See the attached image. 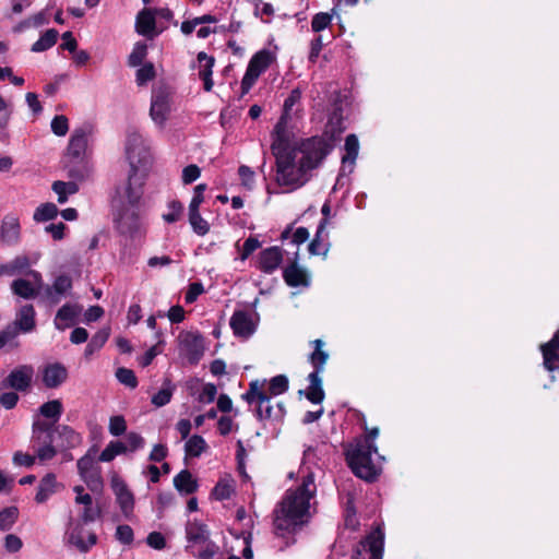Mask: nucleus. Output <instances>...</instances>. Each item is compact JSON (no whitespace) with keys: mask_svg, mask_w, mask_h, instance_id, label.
Returning a JSON list of instances; mask_svg holds the SVG:
<instances>
[{"mask_svg":"<svg viewBox=\"0 0 559 559\" xmlns=\"http://www.w3.org/2000/svg\"><path fill=\"white\" fill-rule=\"evenodd\" d=\"M51 130L58 136H63L69 130L68 118L63 115L56 116L51 121Z\"/></svg>","mask_w":559,"mask_h":559,"instance_id":"nucleus-60","label":"nucleus"},{"mask_svg":"<svg viewBox=\"0 0 559 559\" xmlns=\"http://www.w3.org/2000/svg\"><path fill=\"white\" fill-rule=\"evenodd\" d=\"M84 528L83 524H76L72 531L68 534L69 544L75 546L79 551L87 552L97 543V535L93 532L88 533L87 540L83 537Z\"/></svg>","mask_w":559,"mask_h":559,"instance_id":"nucleus-20","label":"nucleus"},{"mask_svg":"<svg viewBox=\"0 0 559 559\" xmlns=\"http://www.w3.org/2000/svg\"><path fill=\"white\" fill-rule=\"evenodd\" d=\"M59 214L56 204L51 202L40 204L34 212L33 219L36 223L48 222L55 219Z\"/></svg>","mask_w":559,"mask_h":559,"instance_id":"nucleus-40","label":"nucleus"},{"mask_svg":"<svg viewBox=\"0 0 559 559\" xmlns=\"http://www.w3.org/2000/svg\"><path fill=\"white\" fill-rule=\"evenodd\" d=\"M128 451L127 445L121 441H110L98 456L100 462H111L117 455Z\"/></svg>","mask_w":559,"mask_h":559,"instance_id":"nucleus-41","label":"nucleus"},{"mask_svg":"<svg viewBox=\"0 0 559 559\" xmlns=\"http://www.w3.org/2000/svg\"><path fill=\"white\" fill-rule=\"evenodd\" d=\"M156 75L154 64L152 62L144 63L136 70V82L139 85H144L153 80Z\"/></svg>","mask_w":559,"mask_h":559,"instance_id":"nucleus-55","label":"nucleus"},{"mask_svg":"<svg viewBox=\"0 0 559 559\" xmlns=\"http://www.w3.org/2000/svg\"><path fill=\"white\" fill-rule=\"evenodd\" d=\"M288 390V378L284 374L275 376L269 383V391L272 395H280Z\"/></svg>","mask_w":559,"mask_h":559,"instance_id":"nucleus-54","label":"nucleus"},{"mask_svg":"<svg viewBox=\"0 0 559 559\" xmlns=\"http://www.w3.org/2000/svg\"><path fill=\"white\" fill-rule=\"evenodd\" d=\"M126 157L130 167L150 168L152 155L145 139L135 129L127 131Z\"/></svg>","mask_w":559,"mask_h":559,"instance_id":"nucleus-8","label":"nucleus"},{"mask_svg":"<svg viewBox=\"0 0 559 559\" xmlns=\"http://www.w3.org/2000/svg\"><path fill=\"white\" fill-rule=\"evenodd\" d=\"M334 141L328 132L299 140L276 164V180L281 186H301L308 171L319 167L332 152Z\"/></svg>","mask_w":559,"mask_h":559,"instance_id":"nucleus-2","label":"nucleus"},{"mask_svg":"<svg viewBox=\"0 0 559 559\" xmlns=\"http://www.w3.org/2000/svg\"><path fill=\"white\" fill-rule=\"evenodd\" d=\"M275 60L276 55L269 49H262L252 56L247 67V92Z\"/></svg>","mask_w":559,"mask_h":559,"instance_id":"nucleus-12","label":"nucleus"},{"mask_svg":"<svg viewBox=\"0 0 559 559\" xmlns=\"http://www.w3.org/2000/svg\"><path fill=\"white\" fill-rule=\"evenodd\" d=\"M283 277L285 283L290 287L309 285V276L307 271L300 267L296 261L284 269Z\"/></svg>","mask_w":559,"mask_h":559,"instance_id":"nucleus-23","label":"nucleus"},{"mask_svg":"<svg viewBox=\"0 0 559 559\" xmlns=\"http://www.w3.org/2000/svg\"><path fill=\"white\" fill-rule=\"evenodd\" d=\"M19 516L16 507H8L0 511V530L9 531L14 525Z\"/></svg>","mask_w":559,"mask_h":559,"instance_id":"nucleus-48","label":"nucleus"},{"mask_svg":"<svg viewBox=\"0 0 559 559\" xmlns=\"http://www.w3.org/2000/svg\"><path fill=\"white\" fill-rule=\"evenodd\" d=\"M20 237L21 225L19 218L12 214L5 215L1 224V240L9 246H13L20 241Z\"/></svg>","mask_w":559,"mask_h":559,"instance_id":"nucleus-18","label":"nucleus"},{"mask_svg":"<svg viewBox=\"0 0 559 559\" xmlns=\"http://www.w3.org/2000/svg\"><path fill=\"white\" fill-rule=\"evenodd\" d=\"M133 530L128 524L119 525L116 530V538L123 545H130L133 542Z\"/></svg>","mask_w":559,"mask_h":559,"instance_id":"nucleus-61","label":"nucleus"},{"mask_svg":"<svg viewBox=\"0 0 559 559\" xmlns=\"http://www.w3.org/2000/svg\"><path fill=\"white\" fill-rule=\"evenodd\" d=\"M56 432H58L59 438L62 440L61 447L66 449H73L82 443V436L70 426H58Z\"/></svg>","mask_w":559,"mask_h":559,"instance_id":"nucleus-35","label":"nucleus"},{"mask_svg":"<svg viewBox=\"0 0 559 559\" xmlns=\"http://www.w3.org/2000/svg\"><path fill=\"white\" fill-rule=\"evenodd\" d=\"M317 448L307 447L300 467L301 483L288 489L274 510V530L277 536L295 533L308 523L314 511L317 485L314 474L306 464L317 457Z\"/></svg>","mask_w":559,"mask_h":559,"instance_id":"nucleus-1","label":"nucleus"},{"mask_svg":"<svg viewBox=\"0 0 559 559\" xmlns=\"http://www.w3.org/2000/svg\"><path fill=\"white\" fill-rule=\"evenodd\" d=\"M174 487L181 495L188 496L198 490L199 483L189 469H182L174 477Z\"/></svg>","mask_w":559,"mask_h":559,"instance_id":"nucleus-30","label":"nucleus"},{"mask_svg":"<svg viewBox=\"0 0 559 559\" xmlns=\"http://www.w3.org/2000/svg\"><path fill=\"white\" fill-rule=\"evenodd\" d=\"M62 411V403L59 400L48 401L39 408V412L44 417L53 419V425L60 418Z\"/></svg>","mask_w":559,"mask_h":559,"instance_id":"nucleus-44","label":"nucleus"},{"mask_svg":"<svg viewBox=\"0 0 559 559\" xmlns=\"http://www.w3.org/2000/svg\"><path fill=\"white\" fill-rule=\"evenodd\" d=\"M294 107H284L283 114L274 127L272 151L276 158V164L281 160V155L289 153L295 143L298 142L297 134L300 124V110H293Z\"/></svg>","mask_w":559,"mask_h":559,"instance_id":"nucleus-4","label":"nucleus"},{"mask_svg":"<svg viewBox=\"0 0 559 559\" xmlns=\"http://www.w3.org/2000/svg\"><path fill=\"white\" fill-rule=\"evenodd\" d=\"M82 308L79 305L66 304L56 313L53 323L57 330L63 331L74 324Z\"/></svg>","mask_w":559,"mask_h":559,"instance_id":"nucleus-21","label":"nucleus"},{"mask_svg":"<svg viewBox=\"0 0 559 559\" xmlns=\"http://www.w3.org/2000/svg\"><path fill=\"white\" fill-rule=\"evenodd\" d=\"M179 348L191 365H197L204 355V338L199 332H181L178 336Z\"/></svg>","mask_w":559,"mask_h":559,"instance_id":"nucleus-10","label":"nucleus"},{"mask_svg":"<svg viewBox=\"0 0 559 559\" xmlns=\"http://www.w3.org/2000/svg\"><path fill=\"white\" fill-rule=\"evenodd\" d=\"M309 386L306 391L300 390L299 394H305L307 400L313 404H320L324 400V391L322 389V379L320 373L310 372L308 376Z\"/></svg>","mask_w":559,"mask_h":559,"instance_id":"nucleus-28","label":"nucleus"},{"mask_svg":"<svg viewBox=\"0 0 559 559\" xmlns=\"http://www.w3.org/2000/svg\"><path fill=\"white\" fill-rule=\"evenodd\" d=\"M55 432L53 424L46 420H37L33 424L31 442L34 447L37 445L35 453L40 462L50 461L57 455V450L53 447Z\"/></svg>","mask_w":559,"mask_h":559,"instance_id":"nucleus-7","label":"nucleus"},{"mask_svg":"<svg viewBox=\"0 0 559 559\" xmlns=\"http://www.w3.org/2000/svg\"><path fill=\"white\" fill-rule=\"evenodd\" d=\"M35 316L36 312L33 305H24L20 308L19 312L16 313L15 321L13 322L12 325L16 326L19 332H32L36 326Z\"/></svg>","mask_w":559,"mask_h":559,"instance_id":"nucleus-27","label":"nucleus"},{"mask_svg":"<svg viewBox=\"0 0 559 559\" xmlns=\"http://www.w3.org/2000/svg\"><path fill=\"white\" fill-rule=\"evenodd\" d=\"M59 484L53 473L46 474L39 481L35 500L37 503L46 502L57 491Z\"/></svg>","mask_w":559,"mask_h":559,"instance_id":"nucleus-32","label":"nucleus"},{"mask_svg":"<svg viewBox=\"0 0 559 559\" xmlns=\"http://www.w3.org/2000/svg\"><path fill=\"white\" fill-rule=\"evenodd\" d=\"M204 293V287L202 283L200 282H193L189 284L188 290L185 295V301L186 304L190 305L193 304L200 295Z\"/></svg>","mask_w":559,"mask_h":559,"instance_id":"nucleus-64","label":"nucleus"},{"mask_svg":"<svg viewBox=\"0 0 559 559\" xmlns=\"http://www.w3.org/2000/svg\"><path fill=\"white\" fill-rule=\"evenodd\" d=\"M283 260L282 248L274 246L260 252L257 260V267L264 273H273Z\"/></svg>","mask_w":559,"mask_h":559,"instance_id":"nucleus-15","label":"nucleus"},{"mask_svg":"<svg viewBox=\"0 0 559 559\" xmlns=\"http://www.w3.org/2000/svg\"><path fill=\"white\" fill-rule=\"evenodd\" d=\"M34 369L32 366L22 365L14 368L2 381V388L26 392L32 385Z\"/></svg>","mask_w":559,"mask_h":559,"instance_id":"nucleus-13","label":"nucleus"},{"mask_svg":"<svg viewBox=\"0 0 559 559\" xmlns=\"http://www.w3.org/2000/svg\"><path fill=\"white\" fill-rule=\"evenodd\" d=\"M176 102V92L171 85L158 81L152 90L151 105H169Z\"/></svg>","mask_w":559,"mask_h":559,"instance_id":"nucleus-26","label":"nucleus"},{"mask_svg":"<svg viewBox=\"0 0 559 559\" xmlns=\"http://www.w3.org/2000/svg\"><path fill=\"white\" fill-rule=\"evenodd\" d=\"M345 154L342 157L341 175L352 174L358 156L359 143L355 134L346 136L344 145Z\"/></svg>","mask_w":559,"mask_h":559,"instance_id":"nucleus-19","label":"nucleus"},{"mask_svg":"<svg viewBox=\"0 0 559 559\" xmlns=\"http://www.w3.org/2000/svg\"><path fill=\"white\" fill-rule=\"evenodd\" d=\"M217 550V546L213 542H206V546L203 550L195 554L192 550L191 545L186 546V551L190 552L192 556L197 557L198 559H213Z\"/></svg>","mask_w":559,"mask_h":559,"instance_id":"nucleus-57","label":"nucleus"},{"mask_svg":"<svg viewBox=\"0 0 559 559\" xmlns=\"http://www.w3.org/2000/svg\"><path fill=\"white\" fill-rule=\"evenodd\" d=\"M540 350L545 369L550 372L557 370L559 368V330L549 342L540 345Z\"/></svg>","mask_w":559,"mask_h":559,"instance_id":"nucleus-16","label":"nucleus"},{"mask_svg":"<svg viewBox=\"0 0 559 559\" xmlns=\"http://www.w3.org/2000/svg\"><path fill=\"white\" fill-rule=\"evenodd\" d=\"M68 379V370L61 362L48 364L43 369V383L48 389L59 388Z\"/></svg>","mask_w":559,"mask_h":559,"instance_id":"nucleus-17","label":"nucleus"},{"mask_svg":"<svg viewBox=\"0 0 559 559\" xmlns=\"http://www.w3.org/2000/svg\"><path fill=\"white\" fill-rule=\"evenodd\" d=\"M326 219H322L317 228V233L312 241L308 246L310 254L326 255L329 251V242L323 238L325 231Z\"/></svg>","mask_w":559,"mask_h":559,"instance_id":"nucleus-34","label":"nucleus"},{"mask_svg":"<svg viewBox=\"0 0 559 559\" xmlns=\"http://www.w3.org/2000/svg\"><path fill=\"white\" fill-rule=\"evenodd\" d=\"M312 344L314 346V350L310 355L309 360L314 369L312 372L320 373L324 369V365L329 358V354L322 349V346L324 345L323 341L314 340Z\"/></svg>","mask_w":559,"mask_h":559,"instance_id":"nucleus-36","label":"nucleus"},{"mask_svg":"<svg viewBox=\"0 0 559 559\" xmlns=\"http://www.w3.org/2000/svg\"><path fill=\"white\" fill-rule=\"evenodd\" d=\"M206 190L205 183H200L193 189V197L189 204V211H198L201 203L204 201V191Z\"/></svg>","mask_w":559,"mask_h":559,"instance_id":"nucleus-62","label":"nucleus"},{"mask_svg":"<svg viewBox=\"0 0 559 559\" xmlns=\"http://www.w3.org/2000/svg\"><path fill=\"white\" fill-rule=\"evenodd\" d=\"M148 168L130 167L127 180L116 188L121 204L126 203L131 207H138L147 178Z\"/></svg>","mask_w":559,"mask_h":559,"instance_id":"nucleus-5","label":"nucleus"},{"mask_svg":"<svg viewBox=\"0 0 559 559\" xmlns=\"http://www.w3.org/2000/svg\"><path fill=\"white\" fill-rule=\"evenodd\" d=\"M186 537L189 544H204L210 539L207 525L197 520L186 525Z\"/></svg>","mask_w":559,"mask_h":559,"instance_id":"nucleus-31","label":"nucleus"},{"mask_svg":"<svg viewBox=\"0 0 559 559\" xmlns=\"http://www.w3.org/2000/svg\"><path fill=\"white\" fill-rule=\"evenodd\" d=\"M169 212L163 215V219L169 224L176 223L180 219L183 205L179 200H173L168 204Z\"/></svg>","mask_w":559,"mask_h":559,"instance_id":"nucleus-53","label":"nucleus"},{"mask_svg":"<svg viewBox=\"0 0 559 559\" xmlns=\"http://www.w3.org/2000/svg\"><path fill=\"white\" fill-rule=\"evenodd\" d=\"M116 378L118 381L130 389L138 386V379L133 370L124 367H120L116 371Z\"/></svg>","mask_w":559,"mask_h":559,"instance_id":"nucleus-52","label":"nucleus"},{"mask_svg":"<svg viewBox=\"0 0 559 559\" xmlns=\"http://www.w3.org/2000/svg\"><path fill=\"white\" fill-rule=\"evenodd\" d=\"M72 288V278L67 274L58 275L51 286L46 287V296L51 304H58L61 297Z\"/></svg>","mask_w":559,"mask_h":559,"instance_id":"nucleus-22","label":"nucleus"},{"mask_svg":"<svg viewBox=\"0 0 559 559\" xmlns=\"http://www.w3.org/2000/svg\"><path fill=\"white\" fill-rule=\"evenodd\" d=\"M189 223L193 231L199 236H204L210 230L209 223L201 216L200 211H189Z\"/></svg>","mask_w":559,"mask_h":559,"instance_id":"nucleus-47","label":"nucleus"},{"mask_svg":"<svg viewBox=\"0 0 559 559\" xmlns=\"http://www.w3.org/2000/svg\"><path fill=\"white\" fill-rule=\"evenodd\" d=\"M96 452V447L93 445L85 455H83L81 459L76 462V467L79 475L82 476L88 472L94 471L95 468L99 467L94 460V453Z\"/></svg>","mask_w":559,"mask_h":559,"instance_id":"nucleus-45","label":"nucleus"},{"mask_svg":"<svg viewBox=\"0 0 559 559\" xmlns=\"http://www.w3.org/2000/svg\"><path fill=\"white\" fill-rule=\"evenodd\" d=\"M114 223L120 235L134 237L140 230V215L136 207L122 203L115 214Z\"/></svg>","mask_w":559,"mask_h":559,"instance_id":"nucleus-9","label":"nucleus"},{"mask_svg":"<svg viewBox=\"0 0 559 559\" xmlns=\"http://www.w3.org/2000/svg\"><path fill=\"white\" fill-rule=\"evenodd\" d=\"M90 490L99 491L103 488V478L100 475V467L95 468L81 476Z\"/></svg>","mask_w":559,"mask_h":559,"instance_id":"nucleus-51","label":"nucleus"},{"mask_svg":"<svg viewBox=\"0 0 559 559\" xmlns=\"http://www.w3.org/2000/svg\"><path fill=\"white\" fill-rule=\"evenodd\" d=\"M0 265L5 276L26 275L31 267V261L27 255L23 254Z\"/></svg>","mask_w":559,"mask_h":559,"instance_id":"nucleus-33","label":"nucleus"},{"mask_svg":"<svg viewBox=\"0 0 559 559\" xmlns=\"http://www.w3.org/2000/svg\"><path fill=\"white\" fill-rule=\"evenodd\" d=\"M128 451L134 452L142 449L145 444L144 438L138 432H129L126 436V443Z\"/></svg>","mask_w":559,"mask_h":559,"instance_id":"nucleus-63","label":"nucleus"},{"mask_svg":"<svg viewBox=\"0 0 559 559\" xmlns=\"http://www.w3.org/2000/svg\"><path fill=\"white\" fill-rule=\"evenodd\" d=\"M206 448L207 444L203 437L194 435L190 439H188V441L185 444L186 455L198 457L205 451Z\"/></svg>","mask_w":559,"mask_h":559,"instance_id":"nucleus-42","label":"nucleus"},{"mask_svg":"<svg viewBox=\"0 0 559 559\" xmlns=\"http://www.w3.org/2000/svg\"><path fill=\"white\" fill-rule=\"evenodd\" d=\"M59 33L55 28L47 29L40 38L35 41L31 48L33 52H41L46 51L49 48L53 47L57 43Z\"/></svg>","mask_w":559,"mask_h":559,"instance_id":"nucleus-38","label":"nucleus"},{"mask_svg":"<svg viewBox=\"0 0 559 559\" xmlns=\"http://www.w3.org/2000/svg\"><path fill=\"white\" fill-rule=\"evenodd\" d=\"M117 503L126 519H130L134 510V496L126 481L119 476H114L110 481Z\"/></svg>","mask_w":559,"mask_h":559,"instance_id":"nucleus-14","label":"nucleus"},{"mask_svg":"<svg viewBox=\"0 0 559 559\" xmlns=\"http://www.w3.org/2000/svg\"><path fill=\"white\" fill-rule=\"evenodd\" d=\"M156 21L152 9H143L136 16L135 31L138 34L152 39L155 36Z\"/></svg>","mask_w":559,"mask_h":559,"instance_id":"nucleus-24","label":"nucleus"},{"mask_svg":"<svg viewBox=\"0 0 559 559\" xmlns=\"http://www.w3.org/2000/svg\"><path fill=\"white\" fill-rule=\"evenodd\" d=\"M332 15L326 12H320L313 15L311 21V29L316 33L322 32L331 25Z\"/></svg>","mask_w":559,"mask_h":559,"instance_id":"nucleus-56","label":"nucleus"},{"mask_svg":"<svg viewBox=\"0 0 559 559\" xmlns=\"http://www.w3.org/2000/svg\"><path fill=\"white\" fill-rule=\"evenodd\" d=\"M91 133V126H84L73 131L67 148L69 163L86 160L87 142Z\"/></svg>","mask_w":559,"mask_h":559,"instance_id":"nucleus-11","label":"nucleus"},{"mask_svg":"<svg viewBox=\"0 0 559 559\" xmlns=\"http://www.w3.org/2000/svg\"><path fill=\"white\" fill-rule=\"evenodd\" d=\"M236 490V481L230 474H224L211 491V497L223 501L229 499Z\"/></svg>","mask_w":559,"mask_h":559,"instance_id":"nucleus-29","label":"nucleus"},{"mask_svg":"<svg viewBox=\"0 0 559 559\" xmlns=\"http://www.w3.org/2000/svg\"><path fill=\"white\" fill-rule=\"evenodd\" d=\"M109 335V329L104 328L98 330L87 343L84 355L88 357L93 355L95 352L99 350L106 344Z\"/></svg>","mask_w":559,"mask_h":559,"instance_id":"nucleus-39","label":"nucleus"},{"mask_svg":"<svg viewBox=\"0 0 559 559\" xmlns=\"http://www.w3.org/2000/svg\"><path fill=\"white\" fill-rule=\"evenodd\" d=\"M384 533L380 527L372 531L362 543L364 549L369 552V559H382Z\"/></svg>","mask_w":559,"mask_h":559,"instance_id":"nucleus-25","label":"nucleus"},{"mask_svg":"<svg viewBox=\"0 0 559 559\" xmlns=\"http://www.w3.org/2000/svg\"><path fill=\"white\" fill-rule=\"evenodd\" d=\"M171 114V107H150V116L153 121L159 126L169 118Z\"/></svg>","mask_w":559,"mask_h":559,"instance_id":"nucleus-59","label":"nucleus"},{"mask_svg":"<svg viewBox=\"0 0 559 559\" xmlns=\"http://www.w3.org/2000/svg\"><path fill=\"white\" fill-rule=\"evenodd\" d=\"M229 325L238 337H245V308L236 309L230 318Z\"/></svg>","mask_w":559,"mask_h":559,"instance_id":"nucleus-49","label":"nucleus"},{"mask_svg":"<svg viewBox=\"0 0 559 559\" xmlns=\"http://www.w3.org/2000/svg\"><path fill=\"white\" fill-rule=\"evenodd\" d=\"M265 384V380L251 381L249 390L247 391L248 408L259 420H265L277 416L271 404L270 396L266 393Z\"/></svg>","mask_w":559,"mask_h":559,"instance_id":"nucleus-6","label":"nucleus"},{"mask_svg":"<svg viewBox=\"0 0 559 559\" xmlns=\"http://www.w3.org/2000/svg\"><path fill=\"white\" fill-rule=\"evenodd\" d=\"M127 430V423L123 416H112L109 420V432L115 436H121Z\"/></svg>","mask_w":559,"mask_h":559,"instance_id":"nucleus-58","label":"nucleus"},{"mask_svg":"<svg viewBox=\"0 0 559 559\" xmlns=\"http://www.w3.org/2000/svg\"><path fill=\"white\" fill-rule=\"evenodd\" d=\"M173 391L174 388L171 386L170 379H165L163 388L152 396V404L155 405L156 407L167 405L171 400Z\"/></svg>","mask_w":559,"mask_h":559,"instance_id":"nucleus-43","label":"nucleus"},{"mask_svg":"<svg viewBox=\"0 0 559 559\" xmlns=\"http://www.w3.org/2000/svg\"><path fill=\"white\" fill-rule=\"evenodd\" d=\"M69 176L75 180H84L90 177L92 167L87 160L81 163H69Z\"/></svg>","mask_w":559,"mask_h":559,"instance_id":"nucleus-46","label":"nucleus"},{"mask_svg":"<svg viewBox=\"0 0 559 559\" xmlns=\"http://www.w3.org/2000/svg\"><path fill=\"white\" fill-rule=\"evenodd\" d=\"M11 289L14 295L24 299L35 298L38 295V290L32 283L24 278L14 280L11 284Z\"/></svg>","mask_w":559,"mask_h":559,"instance_id":"nucleus-37","label":"nucleus"},{"mask_svg":"<svg viewBox=\"0 0 559 559\" xmlns=\"http://www.w3.org/2000/svg\"><path fill=\"white\" fill-rule=\"evenodd\" d=\"M147 55V46L143 41H138L130 53L128 63L130 67H139L143 63Z\"/></svg>","mask_w":559,"mask_h":559,"instance_id":"nucleus-50","label":"nucleus"},{"mask_svg":"<svg viewBox=\"0 0 559 559\" xmlns=\"http://www.w3.org/2000/svg\"><path fill=\"white\" fill-rule=\"evenodd\" d=\"M378 435V428L370 429L366 438L357 441L346 453L353 473L367 481H372L380 475L384 462V456L378 453L373 443Z\"/></svg>","mask_w":559,"mask_h":559,"instance_id":"nucleus-3","label":"nucleus"}]
</instances>
